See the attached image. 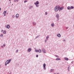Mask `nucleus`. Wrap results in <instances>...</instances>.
<instances>
[{
    "label": "nucleus",
    "instance_id": "nucleus-1",
    "mask_svg": "<svg viewBox=\"0 0 74 74\" xmlns=\"http://www.w3.org/2000/svg\"><path fill=\"white\" fill-rule=\"evenodd\" d=\"M58 8L59 11H62V10H63V9H64V7H62L61 8L59 6H58Z\"/></svg>",
    "mask_w": 74,
    "mask_h": 74
},
{
    "label": "nucleus",
    "instance_id": "nucleus-2",
    "mask_svg": "<svg viewBox=\"0 0 74 74\" xmlns=\"http://www.w3.org/2000/svg\"><path fill=\"white\" fill-rule=\"evenodd\" d=\"M56 16L58 19V21H59V14H57Z\"/></svg>",
    "mask_w": 74,
    "mask_h": 74
},
{
    "label": "nucleus",
    "instance_id": "nucleus-3",
    "mask_svg": "<svg viewBox=\"0 0 74 74\" xmlns=\"http://www.w3.org/2000/svg\"><path fill=\"white\" fill-rule=\"evenodd\" d=\"M58 5H57L56 6L55 8V11H56V12H57V11H58Z\"/></svg>",
    "mask_w": 74,
    "mask_h": 74
},
{
    "label": "nucleus",
    "instance_id": "nucleus-4",
    "mask_svg": "<svg viewBox=\"0 0 74 74\" xmlns=\"http://www.w3.org/2000/svg\"><path fill=\"white\" fill-rule=\"evenodd\" d=\"M42 51L43 53H46V52L45 51V50L44 49H42Z\"/></svg>",
    "mask_w": 74,
    "mask_h": 74
},
{
    "label": "nucleus",
    "instance_id": "nucleus-5",
    "mask_svg": "<svg viewBox=\"0 0 74 74\" xmlns=\"http://www.w3.org/2000/svg\"><path fill=\"white\" fill-rule=\"evenodd\" d=\"M6 13H7V11H4L3 12V14L4 15V16H6Z\"/></svg>",
    "mask_w": 74,
    "mask_h": 74
},
{
    "label": "nucleus",
    "instance_id": "nucleus-6",
    "mask_svg": "<svg viewBox=\"0 0 74 74\" xmlns=\"http://www.w3.org/2000/svg\"><path fill=\"white\" fill-rule=\"evenodd\" d=\"M8 63H9L8 61L7 60V61H6V62L5 63V66H7V64H8Z\"/></svg>",
    "mask_w": 74,
    "mask_h": 74
},
{
    "label": "nucleus",
    "instance_id": "nucleus-7",
    "mask_svg": "<svg viewBox=\"0 0 74 74\" xmlns=\"http://www.w3.org/2000/svg\"><path fill=\"white\" fill-rule=\"evenodd\" d=\"M31 51H32V49L31 48H30L28 49V51L29 52H30Z\"/></svg>",
    "mask_w": 74,
    "mask_h": 74
},
{
    "label": "nucleus",
    "instance_id": "nucleus-8",
    "mask_svg": "<svg viewBox=\"0 0 74 74\" xmlns=\"http://www.w3.org/2000/svg\"><path fill=\"white\" fill-rule=\"evenodd\" d=\"M7 29H9L10 28V26L9 25H8L7 26Z\"/></svg>",
    "mask_w": 74,
    "mask_h": 74
},
{
    "label": "nucleus",
    "instance_id": "nucleus-9",
    "mask_svg": "<svg viewBox=\"0 0 74 74\" xmlns=\"http://www.w3.org/2000/svg\"><path fill=\"white\" fill-rule=\"evenodd\" d=\"M34 4H39V2L37 1L36 3H34Z\"/></svg>",
    "mask_w": 74,
    "mask_h": 74
},
{
    "label": "nucleus",
    "instance_id": "nucleus-10",
    "mask_svg": "<svg viewBox=\"0 0 74 74\" xmlns=\"http://www.w3.org/2000/svg\"><path fill=\"white\" fill-rule=\"evenodd\" d=\"M57 36L58 37H61V35H60V34H57Z\"/></svg>",
    "mask_w": 74,
    "mask_h": 74
},
{
    "label": "nucleus",
    "instance_id": "nucleus-11",
    "mask_svg": "<svg viewBox=\"0 0 74 74\" xmlns=\"http://www.w3.org/2000/svg\"><path fill=\"white\" fill-rule=\"evenodd\" d=\"M16 17L18 18V17H19V14H16Z\"/></svg>",
    "mask_w": 74,
    "mask_h": 74
},
{
    "label": "nucleus",
    "instance_id": "nucleus-12",
    "mask_svg": "<svg viewBox=\"0 0 74 74\" xmlns=\"http://www.w3.org/2000/svg\"><path fill=\"white\" fill-rule=\"evenodd\" d=\"M67 9L68 10H70L71 9V7L70 6H68L67 8Z\"/></svg>",
    "mask_w": 74,
    "mask_h": 74
},
{
    "label": "nucleus",
    "instance_id": "nucleus-13",
    "mask_svg": "<svg viewBox=\"0 0 74 74\" xmlns=\"http://www.w3.org/2000/svg\"><path fill=\"white\" fill-rule=\"evenodd\" d=\"M64 60H69V59L67 58H64Z\"/></svg>",
    "mask_w": 74,
    "mask_h": 74
},
{
    "label": "nucleus",
    "instance_id": "nucleus-14",
    "mask_svg": "<svg viewBox=\"0 0 74 74\" xmlns=\"http://www.w3.org/2000/svg\"><path fill=\"white\" fill-rule=\"evenodd\" d=\"M54 71V69H51L50 70L51 72H53Z\"/></svg>",
    "mask_w": 74,
    "mask_h": 74
},
{
    "label": "nucleus",
    "instance_id": "nucleus-15",
    "mask_svg": "<svg viewBox=\"0 0 74 74\" xmlns=\"http://www.w3.org/2000/svg\"><path fill=\"white\" fill-rule=\"evenodd\" d=\"M56 60H60V58H57L56 59Z\"/></svg>",
    "mask_w": 74,
    "mask_h": 74
},
{
    "label": "nucleus",
    "instance_id": "nucleus-16",
    "mask_svg": "<svg viewBox=\"0 0 74 74\" xmlns=\"http://www.w3.org/2000/svg\"><path fill=\"white\" fill-rule=\"evenodd\" d=\"M33 6H30L29 7V8L30 9H32V8H33Z\"/></svg>",
    "mask_w": 74,
    "mask_h": 74
},
{
    "label": "nucleus",
    "instance_id": "nucleus-17",
    "mask_svg": "<svg viewBox=\"0 0 74 74\" xmlns=\"http://www.w3.org/2000/svg\"><path fill=\"white\" fill-rule=\"evenodd\" d=\"M8 61V62H9V63H10V62H11V59H10V60H7Z\"/></svg>",
    "mask_w": 74,
    "mask_h": 74
},
{
    "label": "nucleus",
    "instance_id": "nucleus-18",
    "mask_svg": "<svg viewBox=\"0 0 74 74\" xmlns=\"http://www.w3.org/2000/svg\"><path fill=\"white\" fill-rule=\"evenodd\" d=\"M54 25H55V24L53 23H52L51 24V26L52 27H53V26H54Z\"/></svg>",
    "mask_w": 74,
    "mask_h": 74
},
{
    "label": "nucleus",
    "instance_id": "nucleus-19",
    "mask_svg": "<svg viewBox=\"0 0 74 74\" xmlns=\"http://www.w3.org/2000/svg\"><path fill=\"white\" fill-rule=\"evenodd\" d=\"M33 23L34 25H36V22H33Z\"/></svg>",
    "mask_w": 74,
    "mask_h": 74
},
{
    "label": "nucleus",
    "instance_id": "nucleus-20",
    "mask_svg": "<svg viewBox=\"0 0 74 74\" xmlns=\"http://www.w3.org/2000/svg\"><path fill=\"white\" fill-rule=\"evenodd\" d=\"M38 51L40 53H41V49H39Z\"/></svg>",
    "mask_w": 74,
    "mask_h": 74
},
{
    "label": "nucleus",
    "instance_id": "nucleus-21",
    "mask_svg": "<svg viewBox=\"0 0 74 74\" xmlns=\"http://www.w3.org/2000/svg\"><path fill=\"white\" fill-rule=\"evenodd\" d=\"M71 9H74V7L73 6H71Z\"/></svg>",
    "mask_w": 74,
    "mask_h": 74
},
{
    "label": "nucleus",
    "instance_id": "nucleus-22",
    "mask_svg": "<svg viewBox=\"0 0 74 74\" xmlns=\"http://www.w3.org/2000/svg\"><path fill=\"white\" fill-rule=\"evenodd\" d=\"M40 36L39 35V36H36V38H35V39H36V38H38V37H40Z\"/></svg>",
    "mask_w": 74,
    "mask_h": 74
},
{
    "label": "nucleus",
    "instance_id": "nucleus-23",
    "mask_svg": "<svg viewBox=\"0 0 74 74\" xmlns=\"http://www.w3.org/2000/svg\"><path fill=\"white\" fill-rule=\"evenodd\" d=\"M43 67H46V64H44L43 65Z\"/></svg>",
    "mask_w": 74,
    "mask_h": 74
},
{
    "label": "nucleus",
    "instance_id": "nucleus-24",
    "mask_svg": "<svg viewBox=\"0 0 74 74\" xmlns=\"http://www.w3.org/2000/svg\"><path fill=\"white\" fill-rule=\"evenodd\" d=\"M43 69H44V70H46V67L45 66V67H43Z\"/></svg>",
    "mask_w": 74,
    "mask_h": 74
},
{
    "label": "nucleus",
    "instance_id": "nucleus-25",
    "mask_svg": "<svg viewBox=\"0 0 74 74\" xmlns=\"http://www.w3.org/2000/svg\"><path fill=\"white\" fill-rule=\"evenodd\" d=\"M48 38H49V36H47V37L46 38V39L48 40Z\"/></svg>",
    "mask_w": 74,
    "mask_h": 74
},
{
    "label": "nucleus",
    "instance_id": "nucleus-26",
    "mask_svg": "<svg viewBox=\"0 0 74 74\" xmlns=\"http://www.w3.org/2000/svg\"><path fill=\"white\" fill-rule=\"evenodd\" d=\"M35 52H39V51L38 50H36Z\"/></svg>",
    "mask_w": 74,
    "mask_h": 74
},
{
    "label": "nucleus",
    "instance_id": "nucleus-27",
    "mask_svg": "<svg viewBox=\"0 0 74 74\" xmlns=\"http://www.w3.org/2000/svg\"><path fill=\"white\" fill-rule=\"evenodd\" d=\"M35 5H36V6L37 7H39V5H38V4H35Z\"/></svg>",
    "mask_w": 74,
    "mask_h": 74
},
{
    "label": "nucleus",
    "instance_id": "nucleus-28",
    "mask_svg": "<svg viewBox=\"0 0 74 74\" xmlns=\"http://www.w3.org/2000/svg\"><path fill=\"white\" fill-rule=\"evenodd\" d=\"M56 57H57V58H59V56L57 55H55L54 56Z\"/></svg>",
    "mask_w": 74,
    "mask_h": 74
},
{
    "label": "nucleus",
    "instance_id": "nucleus-29",
    "mask_svg": "<svg viewBox=\"0 0 74 74\" xmlns=\"http://www.w3.org/2000/svg\"><path fill=\"white\" fill-rule=\"evenodd\" d=\"M68 71H70V66H69L68 67Z\"/></svg>",
    "mask_w": 74,
    "mask_h": 74
},
{
    "label": "nucleus",
    "instance_id": "nucleus-30",
    "mask_svg": "<svg viewBox=\"0 0 74 74\" xmlns=\"http://www.w3.org/2000/svg\"><path fill=\"white\" fill-rule=\"evenodd\" d=\"M3 33L4 34H5L6 33V32H5V31H4L3 32Z\"/></svg>",
    "mask_w": 74,
    "mask_h": 74
},
{
    "label": "nucleus",
    "instance_id": "nucleus-31",
    "mask_svg": "<svg viewBox=\"0 0 74 74\" xmlns=\"http://www.w3.org/2000/svg\"><path fill=\"white\" fill-rule=\"evenodd\" d=\"M36 58H38V55H37L36 56Z\"/></svg>",
    "mask_w": 74,
    "mask_h": 74
},
{
    "label": "nucleus",
    "instance_id": "nucleus-32",
    "mask_svg": "<svg viewBox=\"0 0 74 74\" xmlns=\"http://www.w3.org/2000/svg\"><path fill=\"white\" fill-rule=\"evenodd\" d=\"M8 73H9V74H11V72L10 71L8 72Z\"/></svg>",
    "mask_w": 74,
    "mask_h": 74
},
{
    "label": "nucleus",
    "instance_id": "nucleus-33",
    "mask_svg": "<svg viewBox=\"0 0 74 74\" xmlns=\"http://www.w3.org/2000/svg\"><path fill=\"white\" fill-rule=\"evenodd\" d=\"M27 1H25V0L24 1V3H26V2H27Z\"/></svg>",
    "mask_w": 74,
    "mask_h": 74
},
{
    "label": "nucleus",
    "instance_id": "nucleus-34",
    "mask_svg": "<svg viewBox=\"0 0 74 74\" xmlns=\"http://www.w3.org/2000/svg\"><path fill=\"white\" fill-rule=\"evenodd\" d=\"M3 47H5V44H4L3 45Z\"/></svg>",
    "mask_w": 74,
    "mask_h": 74
},
{
    "label": "nucleus",
    "instance_id": "nucleus-35",
    "mask_svg": "<svg viewBox=\"0 0 74 74\" xmlns=\"http://www.w3.org/2000/svg\"><path fill=\"white\" fill-rule=\"evenodd\" d=\"M45 15H47V12H45Z\"/></svg>",
    "mask_w": 74,
    "mask_h": 74
},
{
    "label": "nucleus",
    "instance_id": "nucleus-36",
    "mask_svg": "<svg viewBox=\"0 0 74 74\" xmlns=\"http://www.w3.org/2000/svg\"><path fill=\"white\" fill-rule=\"evenodd\" d=\"M18 50H17L16 51V53H18Z\"/></svg>",
    "mask_w": 74,
    "mask_h": 74
},
{
    "label": "nucleus",
    "instance_id": "nucleus-37",
    "mask_svg": "<svg viewBox=\"0 0 74 74\" xmlns=\"http://www.w3.org/2000/svg\"><path fill=\"white\" fill-rule=\"evenodd\" d=\"M0 36H1L2 37H3V34H1V35H0Z\"/></svg>",
    "mask_w": 74,
    "mask_h": 74
},
{
    "label": "nucleus",
    "instance_id": "nucleus-38",
    "mask_svg": "<svg viewBox=\"0 0 74 74\" xmlns=\"http://www.w3.org/2000/svg\"><path fill=\"white\" fill-rule=\"evenodd\" d=\"M47 40H46L45 41V42L46 43H47Z\"/></svg>",
    "mask_w": 74,
    "mask_h": 74
},
{
    "label": "nucleus",
    "instance_id": "nucleus-39",
    "mask_svg": "<svg viewBox=\"0 0 74 74\" xmlns=\"http://www.w3.org/2000/svg\"><path fill=\"white\" fill-rule=\"evenodd\" d=\"M14 17H15V16H12V17H13V18H14Z\"/></svg>",
    "mask_w": 74,
    "mask_h": 74
},
{
    "label": "nucleus",
    "instance_id": "nucleus-40",
    "mask_svg": "<svg viewBox=\"0 0 74 74\" xmlns=\"http://www.w3.org/2000/svg\"><path fill=\"white\" fill-rule=\"evenodd\" d=\"M1 32H3V30H2L1 31Z\"/></svg>",
    "mask_w": 74,
    "mask_h": 74
},
{
    "label": "nucleus",
    "instance_id": "nucleus-41",
    "mask_svg": "<svg viewBox=\"0 0 74 74\" xmlns=\"http://www.w3.org/2000/svg\"><path fill=\"white\" fill-rule=\"evenodd\" d=\"M16 0H14V2H15H15H16Z\"/></svg>",
    "mask_w": 74,
    "mask_h": 74
},
{
    "label": "nucleus",
    "instance_id": "nucleus-42",
    "mask_svg": "<svg viewBox=\"0 0 74 74\" xmlns=\"http://www.w3.org/2000/svg\"><path fill=\"white\" fill-rule=\"evenodd\" d=\"M63 41H66V40H65L64 39L63 40Z\"/></svg>",
    "mask_w": 74,
    "mask_h": 74
},
{
    "label": "nucleus",
    "instance_id": "nucleus-43",
    "mask_svg": "<svg viewBox=\"0 0 74 74\" xmlns=\"http://www.w3.org/2000/svg\"><path fill=\"white\" fill-rule=\"evenodd\" d=\"M16 1H17V2H18V0H17Z\"/></svg>",
    "mask_w": 74,
    "mask_h": 74
},
{
    "label": "nucleus",
    "instance_id": "nucleus-44",
    "mask_svg": "<svg viewBox=\"0 0 74 74\" xmlns=\"http://www.w3.org/2000/svg\"><path fill=\"white\" fill-rule=\"evenodd\" d=\"M0 11H1V8L0 7Z\"/></svg>",
    "mask_w": 74,
    "mask_h": 74
},
{
    "label": "nucleus",
    "instance_id": "nucleus-45",
    "mask_svg": "<svg viewBox=\"0 0 74 74\" xmlns=\"http://www.w3.org/2000/svg\"><path fill=\"white\" fill-rule=\"evenodd\" d=\"M66 29H68V27H66Z\"/></svg>",
    "mask_w": 74,
    "mask_h": 74
},
{
    "label": "nucleus",
    "instance_id": "nucleus-46",
    "mask_svg": "<svg viewBox=\"0 0 74 74\" xmlns=\"http://www.w3.org/2000/svg\"><path fill=\"white\" fill-rule=\"evenodd\" d=\"M1 47H3V46H2Z\"/></svg>",
    "mask_w": 74,
    "mask_h": 74
},
{
    "label": "nucleus",
    "instance_id": "nucleus-47",
    "mask_svg": "<svg viewBox=\"0 0 74 74\" xmlns=\"http://www.w3.org/2000/svg\"><path fill=\"white\" fill-rule=\"evenodd\" d=\"M9 1H11V0H9Z\"/></svg>",
    "mask_w": 74,
    "mask_h": 74
},
{
    "label": "nucleus",
    "instance_id": "nucleus-48",
    "mask_svg": "<svg viewBox=\"0 0 74 74\" xmlns=\"http://www.w3.org/2000/svg\"><path fill=\"white\" fill-rule=\"evenodd\" d=\"M71 63H73V62H71Z\"/></svg>",
    "mask_w": 74,
    "mask_h": 74
},
{
    "label": "nucleus",
    "instance_id": "nucleus-49",
    "mask_svg": "<svg viewBox=\"0 0 74 74\" xmlns=\"http://www.w3.org/2000/svg\"><path fill=\"white\" fill-rule=\"evenodd\" d=\"M57 74H59V73H58Z\"/></svg>",
    "mask_w": 74,
    "mask_h": 74
},
{
    "label": "nucleus",
    "instance_id": "nucleus-50",
    "mask_svg": "<svg viewBox=\"0 0 74 74\" xmlns=\"http://www.w3.org/2000/svg\"><path fill=\"white\" fill-rule=\"evenodd\" d=\"M0 67H1V65H0Z\"/></svg>",
    "mask_w": 74,
    "mask_h": 74
},
{
    "label": "nucleus",
    "instance_id": "nucleus-51",
    "mask_svg": "<svg viewBox=\"0 0 74 74\" xmlns=\"http://www.w3.org/2000/svg\"><path fill=\"white\" fill-rule=\"evenodd\" d=\"M54 74H56V73H54Z\"/></svg>",
    "mask_w": 74,
    "mask_h": 74
},
{
    "label": "nucleus",
    "instance_id": "nucleus-52",
    "mask_svg": "<svg viewBox=\"0 0 74 74\" xmlns=\"http://www.w3.org/2000/svg\"><path fill=\"white\" fill-rule=\"evenodd\" d=\"M12 5H13V4H12Z\"/></svg>",
    "mask_w": 74,
    "mask_h": 74
}]
</instances>
